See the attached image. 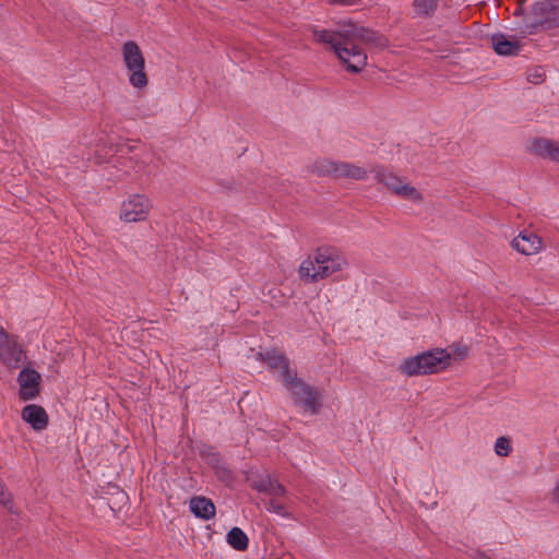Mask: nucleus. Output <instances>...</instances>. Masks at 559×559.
Listing matches in <instances>:
<instances>
[{"label":"nucleus","mask_w":559,"mask_h":559,"mask_svg":"<svg viewBox=\"0 0 559 559\" xmlns=\"http://www.w3.org/2000/svg\"><path fill=\"white\" fill-rule=\"evenodd\" d=\"M25 358L24 349L19 344V337L9 334L0 326V361L10 369H17Z\"/></svg>","instance_id":"8"},{"label":"nucleus","mask_w":559,"mask_h":559,"mask_svg":"<svg viewBox=\"0 0 559 559\" xmlns=\"http://www.w3.org/2000/svg\"><path fill=\"white\" fill-rule=\"evenodd\" d=\"M190 511L199 519L211 520L215 515V506L211 499L197 496L191 498L189 503Z\"/></svg>","instance_id":"18"},{"label":"nucleus","mask_w":559,"mask_h":559,"mask_svg":"<svg viewBox=\"0 0 559 559\" xmlns=\"http://www.w3.org/2000/svg\"><path fill=\"white\" fill-rule=\"evenodd\" d=\"M284 386L292 393L293 400L296 405L309 412L311 415L319 413L321 408V396L319 391L306 383L302 379L297 377L295 372L289 379L285 380Z\"/></svg>","instance_id":"6"},{"label":"nucleus","mask_w":559,"mask_h":559,"mask_svg":"<svg viewBox=\"0 0 559 559\" xmlns=\"http://www.w3.org/2000/svg\"><path fill=\"white\" fill-rule=\"evenodd\" d=\"M490 41L492 49L499 56H518L522 48L520 39L514 35L495 33L491 35Z\"/></svg>","instance_id":"12"},{"label":"nucleus","mask_w":559,"mask_h":559,"mask_svg":"<svg viewBox=\"0 0 559 559\" xmlns=\"http://www.w3.org/2000/svg\"><path fill=\"white\" fill-rule=\"evenodd\" d=\"M525 1L526 0H518V7L515 9H519L521 7L524 11H526L525 8H524Z\"/></svg>","instance_id":"29"},{"label":"nucleus","mask_w":559,"mask_h":559,"mask_svg":"<svg viewBox=\"0 0 559 559\" xmlns=\"http://www.w3.org/2000/svg\"><path fill=\"white\" fill-rule=\"evenodd\" d=\"M121 55L130 85L144 88L148 84V79L145 73V58L139 45L133 40L123 43Z\"/></svg>","instance_id":"5"},{"label":"nucleus","mask_w":559,"mask_h":559,"mask_svg":"<svg viewBox=\"0 0 559 559\" xmlns=\"http://www.w3.org/2000/svg\"><path fill=\"white\" fill-rule=\"evenodd\" d=\"M202 460L210 465L216 473L217 477L223 480L231 479V472L227 468L222 455L211 447L201 450Z\"/></svg>","instance_id":"14"},{"label":"nucleus","mask_w":559,"mask_h":559,"mask_svg":"<svg viewBox=\"0 0 559 559\" xmlns=\"http://www.w3.org/2000/svg\"><path fill=\"white\" fill-rule=\"evenodd\" d=\"M41 376L38 371L31 368H24L17 376L20 385L19 396L22 401L35 399L39 393Z\"/></svg>","instance_id":"10"},{"label":"nucleus","mask_w":559,"mask_h":559,"mask_svg":"<svg viewBox=\"0 0 559 559\" xmlns=\"http://www.w3.org/2000/svg\"><path fill=\"white\" fill-rule=\"evenodd\" d=\"M550 500L554 506L559 508V478L556 480V483L550 491Z\"/></svg>","instance_id":"26"},{"label":"nucleus","mask_w":559,"mask_h":559,"mask_svg":"<svg viewBox=\"0 0 559 559\" xmlns=\"http://www.w3.org/2000/svg\"><path fill=\"white\" fill-rule=\"evenodd\" d=\"M450 360L451 355L445 349L435 348L405 358L401 362L399 370L407 377L430 374L445 369Z\"/></svg>","instance_id":"4"},{"label":"nucleus","mask_w":559,"mask_h":559,"mask_svg":"<svg viewBox=\"0 0 559 559\" xmlns=\"http://www.w3.org/2000/svg\"><path fill=\"white\" fill-rule=\"evenodd\" d=\"M266 510L270 511V512H273V513H275L277 515H281L283 518H288L289 516V513L287 512L286 508L282 503L277 502L275 500H270L269 501Z\"/></svg>","instance_id":"25"},{"label":"nucleus","mask_w":559,"mask_h":559,"mask_svg":"<svg viewBox=\"0 0 559 559\" xmlns=\"http://www.w3.org/2000/svg\"><path fill=\"white\" fill-rule=\"evenodd\" d=\"M346 265L347 261L338 249L322 246L300 263L298 275L305 283H316L342 271Z\"/></svg>","instance_id":"2"},{"label":"nucleus","mask_w":559,"mask_h":559,"mask_svg":"<svg viewBox=\"0 0 559 559\" xmlns=\"http://www.w3.org/2000/svg\"><path fill=\"white\" fill-rule=\"evenodd\" d=\"M371 173L374 174V178L378 183L384 186L395 195L414 202H420L423 200V194L415 187L404 182L401 177L386 167L382 165H374L371 168Z\"/></svg>","instance_id":"7"},{"label":"nucleus","mask_w":559,"mask_h":559,"mask_svg":"<svg viewBox=\"0 0 559 559\" xmlns=\"http://www.w3.org/2000/svg\"><path fill=\"white\" fill-rule=\"evenodd\" d=\"M337 163L338 160L322 157L317 158L308 168L311 174L319 177H332L336 179Z\"/></svg>","instance_id":"20"},{"label":"nucleus","mask_w":559,"mask_h":559,"mask_svg":"<svg viewBox=\"0 0 559 559\" xmlns=\"http://www.w3.org/2000/svg\"><path fill=\"white\" fill-rule=\"evenodd\" d=\"M532 151L540 156L559 163V142L550 139H535L532 143Z\"/></svg>","instance_id":"17"},{"label":"nucleus","mask_w":559,"mask_h":559,"mask_svg":"<svg viewBox=\"0 0 559 559\" xmlns=\"http://www.w3.org/2000/svg\"><path fill=\"white\" fill-rule=\"evenodd\" d=\"M519 17L516 28L523 35H532L539 31L559 26V0H540L534 2L528 11L521 7L513 12Z\"/></svg>","instance_id":"3"},{"label":"nucleus","mask_w":559,"mask_h":559,"mask_svg":"<svg viewBox=\"0 0 559 559\" xmlns=\"http://www.w3.org/2000/svg\"><path fill=\"white\" fill-rule=\"evenodd\" d=\"M314 40L329 45L348 72L358 73L367 64V55L360 44L383 45V38L377 32L350 21L336 29H313Z\"/></svg>","instance_id":"1"},{"label":"nucleus","mask_w":559,"mask_h":559,"mask_svg":"<svg viewBox=\"0 0 559 559\" xmlns=\"http://www.w3.org/2000/svg\"><path fill=\"white\" fill-rule=\"evenodd\" d=\"M368 177V170L359 165L341 162L337 163L336 179L365 180Z\"/></svg>","instance_id":"19"},{"label":"nucleus","mask_w":559,"mask_h":559,"mask_svg":"<svg viewBox=\"0 0 559 559\" xmlns=\"http://www.w3.org/2000/svg\"><path fill=\"white\" fill-rule=\"evenodd\" d=\"M227 543L238 551L247 550L249 546V538L247 534L239 527H233L226 535Z\"/></svg>","instance_id":"21"},{"label":"nucleus","mask_w":559,"mask_h":559,"mask_svg":"<svg viewBox=\"0 0 559 559\" xmlns=\"http://www.w3.org/2000/svg\"><path fill=\"white\" fill-rule=\"evenodd\" d=\"M258 356L271 369L280 371V379L283 383L296 372L289 368V360L283 353L271 349L265 350V353H259Z\"/></svg>","instance_id":"13"},{"label":"nucleus","mask_w":559,"mask_h":559,"mask_svg":"<svg viewBox=\"0 0 559 559\" xmlns=\"http://www.w3.org/2000/svg\"><path fill=\"white\" fill-rule=\"evenodd\" d=\"M511 247L524 255H533L542 251L544 243L533 231L523 230L511 241Z\"/></svg>","instance_id":"11"},{"label":"nucleus","mask_w":559,"mask_h":559,"mask_svg":"<svg viewBox=\"0 0 559 559\" xmlns=\"http://www.w3.org/2000/svg\"><path fill=\"white\" fill-rule=\"evenodd\" d=\"M545 72L542 67H536L527 71V81L533 84H539L544 81Z\"/></svg>","instance_id":"24"},{"label":"nucleus","mask_w":559,"mask_h":559,"mask_svg":"<svg viewBox=\"0 0 559 559\" xmlns=\"http://www.w3.org/2000/svg\"><path fill=\"white\" fill-rule=\"evenodd\" d=\"M152 207L151 201L144 194H133L121 205L120 218L127 223L144 221Z\"/></svg>","instance_id":"9"},{"label":"nucleus","mask_w":559,"mask_h":559,"mask_svg":"<svg viewBox=\"0 0 559 559\" xmlns=\"http://www.w3.org/2000/svg\"><path fill=\"white\" fill-rule=\"evenodd\" d=\"M439 0H414L413 7L417 15H432L437 9Z\"/></svg>","instance_id":"22"},{"label":"nucleus","mask_w":559,"mask_h":559,"mask_svg":"<svg viewBox=\"0 0 559 559\" xmlns=\"http://www.w3.org/2000/svg\"><path fill=\"white\" fill-rule=\"evenodd\" d=\"M472 558L473 559H492L490 558L486 552L484 551H475L473 555H472Z\"/></svg>","instance_id":"28"},{"label":"nucleus","mask_w":559,"mask_h":559,"mask_svg":"<svg viewBox=\"0 0 559 559\" xmlns=\"http://www.w3.org/2000/svg\"><path fill=\"white\" fill-rule=\"evenodd\" d=\"M22 418L37 431L44 430L48 426V415L46 411L36 404L24 406L22 409Z\"/></svg>","instance_id":"15"},{"label":"nucleus","mask_w":559,"mask_h":559,"mask_svg":"<svg viewBox=\"0 0 559 559\" xmlns=\"http://www.w3.org/2000/svg\"><path fill=\"white\" fill-rule=\"evenodd\" d=\"M512 448L510 440L506 437H499L495 443V452L499 456H508Z\"/></svg>","instance_id":"23"},{"label":"nucleus","mask_w":559,"mask_h":559,"mask_svg":"<svg viewBox=\"0 0 559 559\" xmlns=\"http://www.w3.org/2000/svg\"><path fill=\"white\" fill-rule=\"evenodd\" d=\"M251 487L259 492L273 497H281L286 493L285 487L270 475L260 476L251 481Z\"/></svg>","instance_id":"16"},{"label":"nucleus","mask_w":559,"mask_h":559,"mask_svg":"<svg viewBox=\"0 0 559 559\" xmlns=\"http://www.w3.org/2000/svg\"><path fill=\"white\" fill-rule=\"evenodd\" d=\"M329 4H337V5H352L356 2V0H326Z\"/></svg>","instance_id":"27"}]
</instances>
